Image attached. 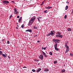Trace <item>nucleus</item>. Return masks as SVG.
I'll return each instance as SVG.
<instances>
[{"label": "nucleus", "instance_id": "1", "mask_svg": "<svg viewBox=\"0 0 73 73\" xmlns=\"http://www.w3.org/2000/svg\"><path fill=\"white\" fill-rule=\"evenodd\" d=\"M36 19V17L35 16L33 17L31 19V20L29 21V23L28 24L29 26H30L33 24V22L35 21V20Z\"/></svg>", "mask_w": 73, "mask_h": 73}, {"label": "nucleus", "instance_id": "2", "mask_svg": "<svg viewBox=\"0 0 73 73\" xmlns=\"http://www.w3.org/2000/svg\"><path fill=\"white\" fill-rule=\"evenodd\" d=\"M51 33H50L49 34L47 35V36H49L51 35L52 36H53L54 35V34L55 33V31H50Z\"/></svg>", "mask_w": 73, "mask_h": 73}, {"label": "nucleus", "instance_id": "3", "mask_svg": "<svg viewBox=\"0 0 73 73\" xmlns=\"http://www.w3.org/2000/svg\"><path fill=\"white\" fill-rule=\"evenodd\" d=\"M53 41H54L55 43H56L57 42L59 43L60 40L58 39H53Z\"/></svg>", "mask_w": 73, "mask_h": 73}, {"label": "nucleus", "instance_id": "4", "mask_svg": "<svg viewBox=\"0 0 73 73\" xmlns=\"http://www.w3.org/2000/svg\"><path fill=\"white\" fill-rule=\"evenodd\" d=\"M9 1L7 0H4L3 1V3L5 4H9Z\"/></svg>", "mask_w": 73, "mask_h": 73}, {"label": "nucleus", "instance_id": "5", "mask_svg": "<svg viewBox=\"0 0 73 73\" xmlns=\"http://www.w3.org/2000/svg\"><path fill=\"white\" fill-rule=\"evenodd\" d=\"M39 58L41 60H43V59H44V56L42 55H40L39 56Z\"/></svg>", "mask_w": 73, "mask_h": 73}, {"label": "nucleus", "instance_id": "6", "mask_svg": "<svg viewBox=\"0 0 73 73\" xmlns=\"http://www.w3.org/2000/svg\"><path fill=\"white\" fill-rule=\"evenodd\" d=\"M25 32H32V29H28L25 31Z\"/></svg>", "mask_w": 73, "mask_h": 73}, {"label": "nucleus", "instance_id": "7", "mask_svg": "<svg viewBox=\"0 0 73 73\" xmlns=\"http://www.w3.org/2000/svg\"><path fill=\"white\" fill-rule=\"evenodd\" d=\"M54 47L55 48V49L56 48H57V43H55L54 44Z\"/></svg>", "mask_w": 73, "mask_h": 73}, {"label": "nucleus", "instance_id": "8", "mask_svg": "<svg viewBox=\"0 0 73 73\" xmlns=\"http://www.w3.org/2000/svg\"><path fill=\"white\" fill-rule=\"evenodd\" d=\"M21 20H22V17H21L19 19V23H20Z\"/></svg>", "mask_w": 73, "mask_h": 73}, {"label": "nucleus", "instance_id": "9", "mask_svg": "<svg viewBox=\"0 0 73 73\" xmlns=\"http://www.w3.org/2000/svg\"><path fill=\"white\" fill-rule=\"evenodd\" d=\"M52 7L50 6H48V7H45L46 9H50V8H52Z\"/></svg>", "mask_w": 73, "mask_h": 73}, {"label": "nucleus", "instance_id": "10", "mask_svg": "<svg viewBox=\"0 0 73 73\" xmlns=\"http://www.w3.org/2000/svg\"><path fill=\"white\" fill-rule=\"evenodd\" d=\"M68 31H69V32H70L72 31V29L70 28H68Z\"/></svg>", "mask_w": 73, "mask_h": 73}, {"label": "nucleus", "instance_id": "11", "mask_svg": "<svg viewBox=\"0 0 73 73\" xmlns=\"http://www.w3.org/2000/svg\"><path fill=\"white\" fill-rule=\"evenodd\" d=\"M2 54V57H4V58H6V56L5 55V54Z\"/></svg>", "mask_w": 73, "mask_h": 73}, {"label": "nucleus", "instance_id": "12", "mask_svg": "<svg viewBox=\"0 0 73 73\" xmlns=\"http://www.w3.org/2000/svg\"><path fill=\"white\" fill-rule=\"evenodd\" d=\"M41 70V69L39 68V69L36 72H40V70Z\"/></svg>", "mask_w": 73, "mask_h": 73}, {"label": "nucleus", "instance_id": "13", "mask_svg": "<svg viewBox=\"0 0 73 73\" xmlns=\"http://www.w3.org/2000/svg\"><path fill=\"white\" fill-rule=\"evenodd\" d=\"M63 37V35H59V37H60V38H62Z\"/></svg>", "mask_w": 73, "mask_h": 73}, {"label": "nucleus", "instance_id": "14", "mask_svg": "<svg viewBox=\"0 0 73 73\" xmlns=\"http://www.w3.org/2000/svg\"><path fill=\"white\" fill-rule=\"evenodd\" d=\"M44 71L45 72H48V68H46L44 70Z\"/></svg>", "mask_w": 73, "mask_h": 73}, {"label": "nucleus", "instance_id": "15", "mask_svg": "<svg viewBox=\"0 0 73 73\" xmlns=\"http://www.w3.org/2000/svg\"><path fill=\"white\" fill-rule=\"evenodd\" d=\"M3 54V51H0V55H2Z\"/></svg>", "mask_w": 73, "mask_h": 73}, {"label": "nucleus", "instance_id": "16", "mask_svg": "<svg viewBox=\"0 0 73 73\" xmlns=\"http://www.w3.org/2000/svg\"><path fill=\"white\" fill-rule=\"evenodd\" d=\"M61 72L62 73L64 72H65V70H62Z\"/></svg>", "mask_w": 73, "mask_h": 73}, {"label": "nucleus", "instance_id": "17", "mask_svg": "<svg viewBox=\"0 0 73 73\" xmlns=\"http://www.w3.org/2000/svg\"><path fill=\"white\" fill-rule=\"evenodd\" d=\"M68 6H66V7H65V9L66 10H67L68 9Z\"/></svg>", "mask_w": 73, "mask_h": 73}, {"label": "nucleus", "instance_id": "18", "mask_svg": "<svg viewBox=\"0 0 73 73\" xmlns=\"http://www.w3.org/2000/svg\"><path fill=\"white\" fill-rule=\"evenodd\" d=\"M66 48H67V49H66V50H67L68 51H69V47L67 46V47Z\"/></svg>", "mask_w": 73, "mask_h": 73}, {"label": "nucleus", "instance_id": "19", "mask_svg": "<svg viewBox=\"0 0 73 73\" xmlns=\"http://www.w3.org/2000/svg\"><path fill=\"white\" fill-rule=\"evenodd\" d=\"M34 29H37V27L36 26H34Z\"/></svg>", "mask_w": 73, "mask_h": 73}, {"label": "nucleus", "instance_id": "20", "mask_svg": "<svg viewBox=\"0 0 73 73\" xmlns=\"http://www.w3.org/2000/svg\"><path fill=\"white\" fill-rule=\"evenodd\" d=\"M55 50L57 51H58V50H59V49L58 48H55Z\"/></svg>", "mask_w": 73, "mask_h": 73}, {"label": "nucleus", "instance_id": "21", "mask_svg": "<svg viewBox=\"0 0 73 73\" xmlns=\"http://www.w3.org/2000/svg\"><path fill=\"white\" fill-rule=\"evenodd\" d=\"M57 60H56L55 61H54V64H56V63H57Z\"/></svg>", "mask_w": 73, "mask_h": 73}, {"label": "nucleus", "instance_id": "22", "mask_svg": "<svg viewBox=\"0 0 73 73\" xmlns=\"http://www.w3.org/2000/svg\"><path fill=\"white\" fill-rule=\"evenodd\" d=\"M48 12V10H45L44 11V13H47Z\"/></svg>", "mask_w": 73, "mask_h": 73}, {"label": "nucleus", "instance_id": "23", "mask_svg": "<svg viewBox=\"0 0 73 73\" xmlns=\"http://www.w3.org/2000/svg\"><path fill=\"white\" fill-rule=\"evenodd\" d=\"M49 54H50V55H52V52H50L49 53Z\"/></svg>", "mask_w": 73, "mask_h": 73}, {"label": "nucleus", "instance_id": "24", "mask_svg": "<svg viewBox=\"0 0 73 73\" xmlns=\"http://www.w3.org/2000/svg\"><path fill=\"white\" fill-rule=\"evenodd\" d=\"M32 71L33 72H36V70H34V69H33L32 70Z\"/></svg>", "mask_w": 73, "mask_h": 73}, {"label": "nucleus", "instance_id": "25", "mask_svg": "<svg viewBox=\"0 0 73 73\" xmlns=\"http://www.w3.org/2000/svg\"><path fill=\"white\" fill-rule=\"evenodd\" d=\"M57 34H58V35H61V33L60 32H57Z\"/></svg>", "mask_w": 73, "mask_h": 73}, {"label": "nucleus", "instance_id": "26", "mask_svg": "<svg viewBox=\"0 0 73 73\" xmlns=\"http://www.w3.org/2000/svg\"><path fill=\"white\" fill-rule=\"evenodd\" d=\"M7 43L8 44H10V42H9V41H8L7 42Z\"/></svg>", "mask_w": 73, "mask_h": 73}, {"label": "nucleus", "instance_id": "27", "mask_svg": "<svg viewBox=\"0 0 73 73\" xmlns=\"http://www.w3.org/2000/svg\"><path fill=\"white\" fill-rule=\"evenodd\" d=\"M42 52L43 53V55H44V56L46 55L45 54H45V52H44L42 51Z\"/></svg>", "mask_w": 73, "mask_h": 73}, {"label": "nucleus", "instance_id": "28", "mask_svg": "<svg viewBox=\"0 0 73 73\" xmlns=\"http://www.w3.org/2000/svg\"><path fill=\"white\" fill-rule=\"evenodd\" d=\"M14 11L15 12H17V9H16L15 8L14 9Z\"/></svg>", "mask_w": 73, "mask_h": 73}, {"label": "nucleus", "instance_id": "29", "mask_svg": "<svg viewBox=\"0 0 73 73\" xmlns=\"http://www.w3.org/2000/svg\"><path fill=\"white\" fill-rule=\"evenodd\" d=\"M44 49V50H45L46 49V48H43V47H42V49Z\"/></svg>", "mask_w": 73, "mask_h": 73}, {"label": "nucleus", "instance_id": "30", "mask_svg": "<svg viewBox=\"0 0 73 73\" xmlns=\"http://www.w3.org/2000/svg\"><path fill=\"white\" fill-rule=\"evenodd\" d=\"M67 16L66 15L64 17V19H66V18H67Z\"/></svg>", "mask_w": 73, "mask_h": 73}, {"label": "nucleus", "instance_id": "31", "mask_svg": "<svg viewBox=\"0 0 73 73\" xmlns=\"http://www.w3.org/2000/svg\"><path fill=\"white\" fill-rule=\"evenodd\" d=\"M70 55L71 56H73V54L72 53H70Z\"/></svg>", "mask_w": 73, "mask_h": 73}, {"label": "nucleus", "instance_id": "32", "mask_svg": "<svg viewBox=\"0 0 73 73\" xmlns=\"http://www.w3.org/2000/svg\"><path fill=\"white\" fill-rule=\"evenodd\" d=\"M59 35H56V37H59Z\"/></svg>", "mask_w": 73, "mask_h": 73}, {"label": "nucleus", "instance_id": "33", "mask_svg": "<svg viewBox=\"0 0 73 73\" xmlns=\"http://www.w3.org/2000/svg\"><path fill=\"white\" fill-rule=\"evenodd\" d=\"M12 15H11V16H10L9 19H11V17H12Z\"/></svg>", "mask_w": 73, "mask_h": 73}, {"label": "nucleus", "instance_id": "34", "mask_svg": "<svg viewBox=\"0 0 73 73\" xmlns=\"http://www.w3.org/2000/svg\"><path fill=\"white\" fill-rule=\"evenodd\" d=\"M44 3V2H42V3L40 5H43Z\"/></svg>", "mask_w": 73, "mask_h": 73}, {"label": "nucleus", "instance_id": "35", "mask_svg": "<svg viewBox=\"0 0 73 73\" xmlns=\"http://www.w3.org/2000/svg\"><path fill=\"white\" fill-rule=\"evenodd\" d=\"M35 61H39V60L37 59H35Z\"/></svg>", "mask_w": 73, "mask_h": 73}, {"label": "nucleus", "instance_id": "36", "mask_svg": "<svg viewBox=\"0 0 73 73\" xmlns=\"http://www.w3.org/2000/svg\"><path fill=\"white\" fill-rule=\"evenodd\" d=\"M21 27V28H24V25H22Z\"/></svg>", "mask_w": 73, "mask_h": 73}, {"label": "nucleus", "instance_id": "37", "mask_svg": "<svg viewBox=\"0 0 73 73\" xmlns=\"http://www.w3.org/2000/svg\"><path fill=\"white\" fill-rule=\"evenodd\" d=\"M69 52L68 51H67V50H66V52H65V53H68Z\"/></svg>", "mask_w": 73, "mask_h": 73}, {"label": "nucleus", "instance_id": "38", "mask_svg": "<svg viewBox=\"0 0 73 73\" xmlns=\"http://www.w3.org/2000/svg\"><path fill=\"white\" fill-rule=\"evenodd\" d=\"M65 46L66 47V48H68V46L67 45H65Z\"/></svg>", "mask_w": 73, "mask_h": 73}, {"label": "nucleus", "instance_id": "39", "mask_svg": "<svg viewBox=\"0 0 73 73\" xmlns=\"http://www.w3.org/2000/svg\"><path fill=\"white\" fill-rule=\"evenodd\" d=\"M23 68H27V67H26L25 66L24 67H23Z\"/></svg>", "mask_w": 73, "mask_h": 73}, {"label": "nucleus", "instance_id": "40", "mask_svg": "<svg viewBox=\"0 0 73 73\" xmlns=\"http://www.w3.org/2000/svg\"><path fill=\"white\" fill-rule=\"evenodd\" d=\"M68 41H66L65 44H68Z\"/></svg>", "mask_w": 73, "mask_h": 73}, {"label": "nucleus", "instance_id": "41", "mask_svg": "<svg viewBox=\"0 0 73 73\" xmlns=\"http://www.w3.org/2000/svg\"><path fill=\"white\" fill-rule=\"evenodd\" d=\"M17 17L18 18V19H19V17H20V16H18Z\"/></svg>", "mask_w": 73, "mask_h": 73}, {"label": "nucleus", "instance_id": "42", "mask_svg": "<svg viewBox=\"0 0 73 73\" xmlns=\"http://www.w3.org/2000/svg\"><path fill=\"white\" fill-rule=\"evenodd\" d=\"M38 20L39 21H40V19H39V18H38Z\"/></svg>", "mask_w": 73, "mask_h": 73}, {"label": "nucleus", "instance_id": "43", "mask_svg": "<svg viewBox=\"0 0 73 73\" xmlns=\"http://www.w3.org/2000/svg\"><path fill=\"white\" fill-rule=\"evenodd\" d=\"M40 41L38 40L37 41V42H38L39 43H40Z\"/></svg>", "mask_w": 73, "mask_h": 73}, {"label": "nucleus", "instance_id": "44", "mask_svg": "<svg viewBox=\"0 0 73 73\" xmlns=\"http://www.w3.org/2000/svg\"><path fill=\"white\" fill-rule=\"evenodd\" d=\"M44 57H47V56H46V55H44Z\"/></svg>", "mask_w": 73, "mask_h": 73}, {"label": "nucleus", "instance_id": "45", "mask_svg": "<svg viewBox=\"0 0 73 73\" xmlns=\"http://www.w3.org/2000/svg\"><path fill=\"white\" fill-rule=\"evenodd\" d=\"M8 57L9 58H10V57L9 56H8Z\"/></svg>", "mask_w": 73, "mask_h": 73}, {"label": "nucleus", "instance_id": "46", "mask_svg": "<svg viewBox=\"0 0 73 73\" xmlns=\"http://www.w3.org/2000/svg\"><path fill=\"white\" fill-rule=\"evenodd\" d=\"M45 0H44L43 2V3H44V2H45Z\"/></svg>", "mask_w": 73, "mask_h": 73}, {"label": "nucleus", "instance_id": "47", "mask_svg": "<svg viewBox=\"0 0 73 73\" xmlns=\"http://www.w3.org/2000/svg\"><path fill=\"white\" fill-rule=\"evenodd\" d=\"M67 44H65V45H67Z\"/></svg>", "mask_w": 73, "mask_h": 73}, {"label": "nucleus", "instance_id": "48", "mask_svg": "<svg viewBox=\"0 0 73 73\" xmlns=\"http://www.w3.org/2000/svg\"><path fill=\"white\" fill-rule=\"evenodd\" d=\"M16 28V29H18V27H17Z\"/></svg>", "mask_w": 73, "mask_h": 73}, {"label": "nucleus", "instance_id": "49", "mask_svg": "<svg viewBox=\"0 0 73 73\" xmlns=\"http://www.w3.org/2000/svg\"><path fill=\"white\" fill-rule=\"evenodd\" d=\"M5 39H3L2 40V41H5Z\"/></svg>", "mask_w": 73, "mask_h": 73}, {"label": "nucleus", "instance_id": "50", "mask_svg": "<svg viewBox=\"0 0 73 73\" xmlns=\"http://www.w3.org/2000/svg\"><path fill=\"white\" fill-rule=\"evenodd\" d=\"M37 36V35H35V36H34V37Z\"/></svg>", "mask_w": 73, "mask_h": 73}, {"label": "nucleus", "instance_id": "51", "mask_svg": "<svg viewBox=\"0 0 73 73\" xmlns=\"http://www.w3.org/2000/svg\"><path fill=\"white\" fill-rule=\"evenodd\" d=\"M17 12H17H17L16 13H16V15L17 14Z\"/></svg>", "mask_w": 73, "mask_h": 73}, {"label": "nucleus", "instance_id": "52", "mask_svg": "<svg viewBox=\"0 0 73 73\" xmlns=\"http://www.w3.org/2000/svg\"><path fill=\"white\" fill-rule=\"evenodd\" d=\"M12 3H14L15 2L14 1H12Z\"/></svg>", "mask_w": 73, "mask_h": 73}, {"label": "nucleus", "instance_id": "53", "mask_svg": "<svg viewBox=\"0 0 73 73\" xmlns=\"http://www.w3.org/2000/svg\"><path fill=\"white\" fill-rule=\"evenodd\" d=\"M67 2H68V4H69V2H68V1Z\"/></svg>", "mask_w": 73, "mask_h": 73}, {"label": "nucleus", "instance_id": "54", "mask_svg": "<svg viewBox=\"0 0 73 73\" xmlns=\"http://www.w3.org/2000/svg\"><path fill=\"white\" fill-rule=\"evenodd\" d=\"M0 50H2V49H1V48H0Z\"/></svg>", "mask_w": 73, "mask_h": 73}, {"label": "nucleus", "instance_id": "55", "mask_svg": "<svg viewBox=\"0 0 73 73\" xmlns=\"http://www.w3.org/2000/svg\"><path fill=\"white\" fill-rule=\"evenodd\" d=\"M1 60V58L0 57V60Z\"/></svg>", "mask_w": 73, "mask_h": 73}, {"label": "nucleus", "instance_id": "56", "mask_svg": "<svg viewBox=\"0 0 73 73\" xmlns=\"http://www.w3.org/2000/svg\"><path fill=\"white\" fill-rule=\"evenodd\" d=\"M17 27H19V25H17Z\"/></svg>", "mask_w": 73, "mask_h": 73}, {"label": "nucleus", "instance_id": "57", "mask_svg": "<svg viewBox=\"0 0 73 73\" xmlns=\"http://www.w3.org/2000/svg\"><path fill=\"white\" fill-rule=\"evenodd\" d=\"M38 65H39V63H38Z\"/></svg>", "mask_w": 73, "mask_h": 73}, {"label": "nucleus", "instance_id": "58", "mask_svg": "<svg viewBox=\"0 0 73 73\" xmlns=\"http://www.w3.org/2000/svg\"><path fill=\"white\" fill-rule=\"evenodd\" d=\"M39 19H40V17H39Z\"/></svg>", "mask_w": 73, "mask_h": 73}, {"label": "nucleus", "instance_id": "59", "mask_svg": "<svg viewBox=\"0 0 73 73\" xmlns=\"http://www.w3.org/2000/svg\"><path fill=\"white\" fill-rule=\"evenodd\" d=\"M17 24H18V23H17Z\"/></svg>", "mask_w": 73, "mask_h": 73}, {"label": "nucleus", "instance_id": "60", "mask_svg": "<svg viewBox=\"0 0 73 73\" xmlns=\"http://www.w3.org/2000/svg\"><path fill=\"white\" fill-rule=\"evenodd\" d=\"M64 66H65V65H64Z\"/></svg>", "mask_w": 73, "mask_h": 73}, {"label": "nucleus", "instance_id": "61", "mask_svg": "<svg viewBox=\"0 0 73 73\" xmlns=\"http://www.w3.org/2000/svg\"><path fill=\"white\" fill-rule=\"evenodd\" d=\"M46 0H45V1H46Z\"/></svg>", "mask_w": 73, "mask_h": 73}, {"label": "nucleus", "instance_id": "62", "mask_svg": "<svg viewBox=\"0 0 73 73\" xmlns=\"http://www.w3.org/2000/svg\"><path fill=\"white\" fill-rule=\"evenodd\" d=\"M0 38H1V37H0Z\"/></svg>", "mask_w": 73, "mask_h": 73}]
</instances>
